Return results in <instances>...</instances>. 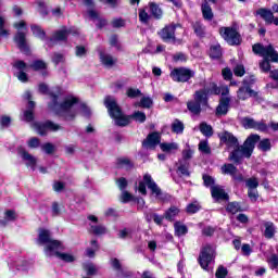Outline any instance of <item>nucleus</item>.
Masks as SVG:
<instances>
[{
	"instance_id": "obj_1",
	"label": "nucleus",
	"mask_w": 278,
	"mask_h": 278,
	"mask_svg": "<svg viewBox=\"0 0 278 278\" xmlns=\"http://www.w3.org/2000/svg\"><path fill=\"white\" fill-rule=\"evenodd\" d=\"M219 140L226 144L227 149H235L230 152L228 160L235 164H240L243 157H251L255 149V144L260 142V135H250L247 140L240 146L238 138L229 131L219 134Z\"/></svg>"
},
{
	"instance_id": "obj_2",
	"label": "nucleus",
	"mask_w": 278,
	"mask_h": 278,
	"mask_svg": "<svg viewBox=\"0 0 278 278\" xmlns=\"http://www.w3.org/2000/svg\"><path fill=\"white\" fill-rule=\"evenodd\" d=\"M39 92H41V94H49L51 99L49 110L55 114H60V116H63L65 121H73V118L77 116V112L73 110V105L78 101L77 98L68 96L62 101V89L56 87L54 90L49 91V86L45 83L39 84Z\"/></svg>"
},
{
	"instance_id": "obj_3",
	"label": "nucleus",
	"mask_w": 278,
	"mask_h": 278,
	"mask_svg": "<svg viewBox=\"0 0 278 278\" xmlns=\"http://www.w3.org/2000/svg\"><path fill=\"white\" fill-rule=\"evenodd\" d=\"M220 89L216 84L211 83L210 87H204L203 89L197 90L193 93V100H189L187 102V110L193 116H200L201 112L205 110V108H210V94H219Z\"/></svg>"
},
{
	"instance_id": "obj_4",
	"label": "nucleus",
	"mask_w": 278,
	"mask_h": 278,
	"mask_svg": "<svg viewBox=\"0 0 278 278\" xmlns=\"http://www.w3.org/2000/svg\"><path fill=\"white\" fill-rule=\"evenodd\" d=\"M104 105L108 109L111 118H114L115 125L118 127H127V125H129V118L140 121V111L135 112V114L130 115L129 117L125 116L114 97L106 96L104 98Z\"/></svg>"
},
{
	"instance_id": "obj_5",
	"label": "nucleus",
	"mask_w": 278,
	"mask_h": 278,
	"mask_svg": "<svg viewBox=\"0 0 278 278\" xmlns=\"http://www.w3.org/2000/svg\"><path fill=\"white\" fill-rule=\"evenodd\" d=\"M252 51L256 55H261V58H264V60L261 61L258 64L263 73H270V62L278 63V52L277 50H275L273 45L264 46L262 43H255L252 47Z\"/></svg>"
},
{
	"instance_id": "obj_6",
	"label": "nucleus",
	"mask_w": 278,
	"mask_h": 278,
	"mask_svg": "<svg viewBox=\"0 0 278 278\" xmlns=\"http://www.w3.org/2000/svg\"><path fill=\"white\" fill-rule=\"evenodd\" d=\"M39 244H46L45 254L47 257H53V251H64V245L59 240L51 238V231L45 228L39 229Z\"/></svg>"
},
{
	"instance_id": "obj_7",
	"label": "nucleus",
	"mask_w": 278,
	"mask_h": 278,
	"mask_svg": "<svg viewBox=\"0 0 278 278\" xmlns=\"http://www.w3.org/2000/svg\"><path fill=\"white\" fill-rule=\"evenodd\" d=\"M147 188L150 190L151 197H154L157 201H166V194L163 193L162 188L153 180L151 174L143 175V180L140 184V194L147 195Z\"/></svg>"
},
{
	"instance_id": "obj_8",
	"label": "nucleus",
	"mask_w": 278,
	"mask_h": 278,
	"mask_svg": "<svg viewBox=\"0 0 278 278\" xmlns=\"http://www.w3.org/2000/svg\"><path fill=\"white\" fill-rule=\"evenodd\" d=\"M214 260H216V248L212 244H204L198 257V262L203 270H212L214 266Z\"/></svg>"
},
{
	"instance_id": "obj_9",
	"label": "nucleus",
	"mask_w": 278,
	"mask_h": 278,
	"mask_svg": "<svg viewBox=\"0 0 278 278\" xmlns=\"http://www.w3.org/2000/svg\"><path fill=\"white\" fill-rule=\"evenodd\" d=\"M13 27L17 29V34L14 37V42H16L18 49L23 53H29V47H27V23L25 21H20L13 24Z\"/></svg>"
},
{
	"instance_id": "obj_10",
	"label": "nucleus",
	"mask_w": 278,
	"mask_h": 278,
	"mask_svg": "<svg viewBox=\"0 0 278 278\" xmlns=\"http://www.w3.org/2000/svg\"><path fill=\"white\" fill-rule=\"evenodd\" d=\"M194 75L195 72L188 67H176L169 73V77L173 81H177L178 84H186V81H190Z\"/></svg>"
},
{
	"instance_id": "obj_11",
	"label": "nucleus",
	"mask_w": 278,
	"mask_h": 278,
	"mask_svg": "<svg viewBox=\"0 0 278 278\" xmlns=\"http://www.w3.org/2000/svg\"><path fill=\"white\" fill-rule=\"evenodd\" d=\"M71 34L75 35V34H79V30H77L76 28H66L63 27L59 30H56L54 33V35L52 36V38L47 42L48 47H53V45H55V42H64L67 40L68 36H71Z\"/></svg>"
},
{
	"instance_id": "obj_12",
	"label": "nucleus",
	"mask_w": 278,
	"mask_h": 278,
	"mask_svg": "<svg viewBox=\"0 0 278 278\" xmlns=\"http://www.w3.org/2000/svg\"><path fill=\"white\" fill-rule=\"evenodd\" d=\"M219 34L228 45L231 46H238L240 42H242V38L240 37V34L238 30L231 27H222L219 29Z\"/></svg>"
},
{
	"instance_id": "obj_13",
	"label": "nucleus",
	"mask_w": 278,
	"mask_h": 278,
	"mask_svg": "<svg viewBox=\"0 0 278 278\" xmlns=\"http://www.w3.org/2000/svg\"><path fill=\"white\" fill-rule=\"evenodd\" d=\"M177 27H181V25L179 24L167 25L159 33V36H161L163 42H173L174 45H181V40H177L175 38V29Z\"/></svg>"
},
{
	"instance_id": "obj_14",
	"label": "nucleus",
	"mask_w": 278,
	"mask_h": 278,
	"mask_svg": "<svg viewBox=\"0 0 278 278\" xmlns=\"http://www.w3.org/2000/svg\"><path fill=\"white\" fill-rule=\"evenodd\" d=\"M33 129H35V131H37V134H39V136H47V130L49 129L50 131H60V129H62V126L48 121L46 123H40V122H36L31 124Z\"/></svg>"
},
{
	"instance_id": "obj_15",
	"label": "nucleus",
	"mask_w": 278,
	"mask_h": 278,
	"mask_svg": "<svg viewBox=\"0 0 278 278\" xmlns=\"http://www.w3.org/2000/svg\"><path fill=\"white\" fill-rule=\"evenodd\" d=\"M244 129H255L256 131H267L268 125L264 121L257 122L252 117H244L242 121Z\"/></svg>"
},
{
	"instance_id": "obj_16",
	"label": "nucleus",
	"mask_w": 278,
	"mask_h": 278,
	"mask_svg": "<svg viewBox=\"0 0 278 278\" xmlns=\"http://www.w3.org/2000/svg\"><path fill=\"white\" fill-rule=\"evenodd\" d=\"M223 175H230L235 181H244V176L238 172V167H236L231 163L224 164L220 168Z\"/></svg>"
},
{
	"instance_id": "obj_17",
	"label": "nucleus",
	"mask_w": 278,
	"mask_h": 278,
	"mask_svg": "<svg viewBox=\"0 0 278 278\" xmlns=\"http://www.w3.org/2000/svg\"><path fill=\"white\" fill-rule=\"evenodd\" d=\"M24 99L28 101V110L24 112L23 121L31 123V121H34V108H36V102L31 101V92L29 91L24 93Z\"/></svg>"
},
{
	"instance_id": "obj_18",
	"label": "nucleus",
	"mask_w": 278,
	"mask_h": 278,
	"mask_svg": "<svg viewBox=\"0 0 278 278\" xmlns=\"http://www.w3.org/2000/svg\"><path fill=\"white\" fill-rule=\"evenodd\" d=\"M18 153L22 160L25 162L26 166H30L31 170H36V165L38 164V159L27 152L25 149L20 148Z\"/></svg>"
},
{
	"instance_id": "obj_19",
	"label": "nucleus",
	"mask_w": 278,
	"mask_h": 278,
	"mask_svg": "<svg viewBox=\"0 0 278 278\" xmlns=\"http://www.w3.org/2000/svg\"><path fill=\"white\" fill-rule=\"evenodd\" d=\"M162 136H160V132H151L142 142V147L144 149H155L156 144H160Z\"/></svg>"
},
{
	"instance_id": "obj_20",
	"label": "nucleus",
	"mask_w": 278,
	"mask_h": 278,
	"mask_svg": "<svg viewBox=\"0 0 278 278\" xmlns=\"http://www.w3.org/2000/svg\"><path fill=\"white\" fill-rule=\"evenodd\" d=\"M237 97L241 101H247V99L251 97H257V91L251 89V87H248L247 85H243V87L239 88Z\"/></svg>"
},
{
	"instance_id": "obj_21",
	"label": "nucleus",
	"mask_w": 278,
	"mask_h": 278,
	"mask_svg": "<svg viewBox=\"0 0 278 278\" xmlns=\"http://www.w3.org/2000/svg\"><path fill=\"white\" fill-rule=\"evenodd\" d=\"M257 14L264 18V21L266 23H268V25H278V17H275V15L273 14V11L268 10V9H260L257 11Z\"/></svg>"
},
{
	"instance_id": "obj_22",
	"label": "nucleus",
	"mask_w": 278,
	"mask_h": 278,
	"mask_svg": "<svg viewBox=\"0 0 278 278\" xmlns=\"http://www.w3.org/2000/svg\"><path fill=\"white\" fill-rule=\"evenodd\" d=\"M211 194L215 201H227L229 199V194L220 186L211 187Z\"/></svg>"
},
{
	"instance_id": "obj_23",
	"label": "nucleus",
	"mask_w": 278,
	"mask_h": 278,
	"mask_svg": "<svg viewBox=\"0 0 278 278\" xmlns=\"http://www.w3.org/2000/svg\"><path fill=\"white\" fill-rule=\"evenodd\" d=\"M99 55H100V62H102L104 66L111 67L116 64V59L114 56L105 52H102L101 50H99Z\"/></svg>"
},
{
	"instance_id": "obj_24",
	"label": "nucleus",
	"mask_w": 278,
	"mask_h": 278,
	"mask_svg": "<svg viewBox=\"0 0 278 278\" xmlns=\"http://www.w3.org/2000/svg\"><path fill=\"white\" fill-rule=\"evenodd\" d=\"M202 16L204 21H213L214 18V12L212 11V7L207 3V1L204 0V3H202L201 7Z\"/></svg>"
},
{
	"instance_id": "obj_25",
	"label": "nucleus",
	"mask_w": 278,
	"mask_h": 278,
	"mask_svg": "<svg viewBox=\"0 0 278 278\" xmlns=\"http://www.w3.org/2000/svg\"><path fill=\"white\" fill-rule=\"evenodd\" d=\"M264 227H265V231H264L265 238H267L268 240H270L271 238H275V233L277 231L275 228V224L273 222H265Z\"/></svg>"
},
{
	"instance_id": "obj_26",
	"label": "nucleus",
	"mask_w": 278,
	"mask_h": 278,
	"mask_svg": "<svg viewBox=\"0 0 278 278\" xmlns=\"http://www.w3.org/2000/svg\"><path fill=\"white\" fill-rule=\"evenodd\" d=\"M117 168H125V170H131L134 168V162L127 157H119L116 162Z\"/></svg>"
},
{
	"instance_id": "obj_27",
	"label": "nucleus",
	"mask_w": 278,
	"mask_h": 278,
	"mask_svg": "<svg viewBox=\"0 0 278 278\" xmlns=\"http://www.w3.org/2000/svg\"><path fill=\"white\" fill-rule=\"evenodd\" d=\"M89 232L93 233V236H105V233H108V228L104 225L90 224Z\"/></svg>"
},
{
	"instance_id": "obj_28",
	"label": "nucleus",
	"mask_w": 278,
	"mask_h": 278,
	"mask_svg": "<svg viewBox=\"0 0 278 278\" xmlns=\"http://www.w3.org/2000/svg\"><path fill=\"white\" fill-rule=\"evenodd\" d=\"M229 110V99L222 100L216 109L217 116H225Z\"/></svg>"
},
{
	"instance_id": "obj_29",
	"label": "nucleus",
	"mask_w": 278,
	"mask_h": 278,
	"mask_svg": "<svg viewBox=\"0 0 278 278\" xmlns=\"http://www.w3.org/2000/svg\"><path fill=\"white\" fill-rule=\"evenodd\" d=\"M174 229H175V236L178 238H181V236H186L188 233V226L181 224L180 222H176L174 224Z\"/></svg>"
},
{
	"instance_id": "obj_30",
	"label": "nucleus",
	"mask_w": 278,
	"mask_h": 278,
	"mask_svg": "<svg viewBox=\"0 0 278 278\" xmlns=\"http://www.w3.org/2000/svg\"><path fill=\"white\" fill-rule=\"evenodd\" d=\"M13 220H16V212H14L13 210H9L4 213V219L0 220V225H2V227H5V225L12 223Z\"/></svg>"
},
{
	"instance_id": "obj_31",
	"label": "nucleus",
	"mask_w": 278,
	"mask_h": 278,
	"mask_svg": "<svg viewBox=\"0 0 278 278\" xmlns=\"http://www.w3.org/2000/svg\"><path fill=\"white\" fill-rule=\"evenodd\" d=\"M160 149L164 153H173V151H177V149H179V146L176 142H172V143L163 142V143H160Z\"/></svg>"
},
{
	"instance_id": "obj_32",
	"label": "nucleus",
	"mask_w": 278,
	"mask_h": 278,
	"mask_svg": "<svg viewBox=\"0 0 278 278\" xmlns=\"http://www.w3.org/2000/svg\"><path fill=\"white\" fill-rule=\"evenodd\" d=\"M53 257H59V260H62V262H75V257L71 253H60L58 250L53 251Z\"/></svg>"
},
{
	"instance_id": "obj_33",
	"label": "nucleus",
	"mask_w": 278,
	"mask_h": 278,
	"mask_svg": "<svg viewBox=\"0 0 278 278\" xmlns=\"http://www.w3.org/2000/svg\"><path fill=\"white\" fill-rule=\"evenodd\" d=\"M200 131L205 136V138H212V136H214V129L205 122L200 124Z\"/></svg>"
},
{
	"instance_id": "obj_34",
	"label": "nucleus",
	"mask_w": 278,
	"mask_h": 278,
	"mask_svg": "<svg viewBox=\"0 0 278 278\" xmlns=\"http://www.w3.org/2000/svg\"><path fill=\"white\" fill-rule=\"evenodd\" d=\"M178 167H177V175L179 177H190V170L188 169V163H182L181 161H179L178 163Z\"/></svg>"
},
{
	"instance_id": "obj_35",
	"label": "nucleus",
	"mask_w": 278,
	"mask_h": 278,
	"mask_svg": "<svg viewBox=\"0 0 278 278\" xmlns=\"http://www.w3.org/2000/svg\"><path fill=\"white\" fill-rule=\"evenodd\" d=\"M179 215V210L177 206H172L165 212V218L166 220H175V218Z\"/></svg>"
},
{
	"instance_id": "obj_36",
	"label": "nucleus",
	"mask_w": 278,
	"mask_h": 278,
	"mask_svg": "<svg viewBox=\"0 0 278 278\" xmlns=\"http://www.w3.org/2000/svg\"><path fill=\"white\" fill-rule=\"evenodd\" d=\"M140 108H144L146 110H151V108H153V99H151V97L141 94Z\"/></svg>"
},
{
	"instance_id": "obj_37",
	"label": "nucleus",
	"mask_w": 278,
	"mask_h": 278,
	"mask_svg": "<svg viewBox=\"0 0 278 278\" xmlns=\"http://www.w3.org/2000/svg\"><path fill=\"white\" fill-rule=\"evenodd\" d=\"M184 129H185V126L182 124L181 121L179 119H174V122L172 123V131L174 134H184Z\"/></svg>"
},
{
	"instance_id": "obj_38",
	"label": "nucleus",
	"mask_w": 278,
	"mask_h": 278,
	"mask_svg": "<svg viewBox=\"0 0 278 278\" xmlns=\"http://www.w3.org/2000/svg\"><path fill=\"white\" fill-rule=\"evenodd\" d=\"M30 29L37 38H40V40H45L47 34L42 30V28L36 24L30 26Z\"/></svg>"
},
{
	"instance_id": "obj_39",
	"label": "nucleus",
	"mask_w": 278,
	"mask_h": 278,
	"mask_svg": "<svg viewBox=\"0 0 278 278\" xmlns=\"http://www.w3.org/2000/svg\"><path fill=\"white\" fill-rule=\"evenodd\" d=\"M193 31L200 38H203L205 36V26L201 22H195L193 24Z\"/></svg>"
},
{
	"instance_id": "obj_40",
	"label": "nucleus",
	"mask_w": 278,
	"mask_h": 278,
	"mask_svg": "<svg viewBox=\"0 0 278 278\" xmlns=\"http://www.w3.org/2000/svg\"><path fill=\"white\" fill-rule=\"evenodd\" d=\"M5 17L0 15V38H8L10 36V30L5 28Z\"/></svg>"
},
{
	"instance_id": "obj_41",
	"label": "nucleus",
	"mask_w": 278,
	"mask_h": 278,
	"mask_svg": "<svg viewBox=\"0 0 278 278\" xmlns=\"http://www.w3.org/2000/svg\"><path fill=\"white\" fill-rule=\"evenodd\" d=\"M119 201L122 203H129L131 201H138V199H136L131 193H129V191L124 190V191H122Z\"/></svg>"
},
{
	"instance_id": "obj_42",
	"label": "nucleus",
	"mask_w": 278,
	"mask_h": 278,
	"mask_svg": "<svg viewBox=\"0 0 278 278\" xmlns=\"http://www.w3.org/2000/svg\"><path fill=\"white\" fill-rule=\"evenodd\" d=\"M220 55H223V50L220 49V46L219 45L212 46L210 56L213 60H218V58H220Z\"/></svg>"
},
{
	"instance_id": "obj_43",
	"label": "nucleus",
	"mask_w": 278,
	"mask_h": 278,
	"mask_svg": "<svg viewBox=\"0 0 278 278\" xmlns=\"http://www.w3.org/2000/svg\"><path fill=\"white\" fill-rule=\"evenodd\" d=\"M245 186L248 190H257V187L260 186V180L257 178L252 177L245 180Z\"/></svg>"
},
{
	"instance_id": "obj_44",
	"label": "nucleus",
	"mask_w": 278,
	"mask_h": 278,
	"mask_svg": "<svg viewBox=\"0 0 278 278\" xmlns=\"http://www.w3.org/2000/svg\"><path fill=\"white\" fill-rule=\"evenodd\" d=\"M84 270H86V273L89 277H92V275H97V273L99 271L97 266H94V264H92V263L85 264Z\"/></svg>"
},
{
	"instance_id": "obj_45",
	"label": "nucleus",
	"mask_w": 278,
	"mask_h": 278,
	"mask_svg": "<svg viewBox=\"0 0 278 278\" xmlns=\"http://www.w3.org/2000/svg\"><path fill=\"white\" fill-rule=\"evenodd\" d=\"M150 12L155 18H162V9L155 3H150Z\"/></svg>"
},
{
	"instance_id": "obj_46",
	"label": "nucleus",
	"mask_w": 278,
	"mask_h": 278,
	"mask_svg": "<svg viewBox=\"0 0 278 278\" xmlns=\"http://www.w3.org/2000/svg\"><path fill=\"white\" fill-rule=\"evenodd\" d=\"M226 211L230 214H238L240 212V204L238 202L228 203Z\"/></svg>"
},
{
	"instance_id": "obj_47",
	"label": "nucleus",
	"mask_w": 278,
	"mask_h": 278,
	"mask_svg": "<svg viewBox=\"0 0 278 278\" xmlns=\"http://www.w3.org/2000/svg\"><path fill=\"white\" fill-rule=\"evenodd\" d=\"M30 68H33L34 71H45V68H47V63H45V61L37 60L33 62Z\"/></svg>"
},
{
	"instance_id": "obj_48",
	"label": "nucleus",
	"mask_w": 278,
	"mask_h": 278,
	"mask_svg": "<svg viewBox=\"0 0 278 278\" xmlns=\"http://www.w3.org/2000/svg\"><path fill=\"white\" fill-rule=\"evenodd\" d=\"M199 151H201V153H205V155H210V153H212V149L210 148V144H207V141H200Z\"/></svg>"
},
{
	"instance_id": "obj_49",
	"label": "nucleus",
	"mask_w": 278,
	"mask_h": 278,
	"mask_svg": "<svg viewBox=\"0 0 278 278\" xmlns=\"http://www.w3.org/2000/svg\"><path fill=\"white\" fill-rule=\"evenodd\" d=\"M41 150L43 151V153H47V155H52V153L55 152V146L48 142L41 146Z\"/></svg>"
},
{
	"instance_id": "obj_50",
	"label": "nucleus",
	"mask_w": 278,
	"mask_h": 278,
	"mask_svg": "<svg viewBox=\"0 0 278 278\" xmlns=\"http://www.w3.org/2000/svg\"><path fill=\"white\" fill-rule=\"evenodd\" d=\"M232 71L236 77H244V74L247 73L244 70V65L242 64H237Z\"/></svg>"
},
{
	"instance_id": "obj_51",
	"label": "nucleus",
	"mask_w": 278,
	"mask_h": 278,
	"mask_svg": "<svg viewBox=\"0 0 278 278\" xmlns=\"http://www.w3.org/2000/svg\"><path fill=\"white\" fill-rule=\"evenodd\" d=\"M199 210H201V205L198 202L190 203L187 206L188 214H197V212H199Z\"/></svg>"
},
{
	"instance_id": "obj_52",
	"label": "nucleus",
	"mask_w": 278,
	"mask_h": 278,
	"mask_svg": "<svg viewBox=\"0 0 278 278\" xmlns=\"http://www.w3.org/2000/svg\"><path fill=\"white\" fill-rule=\"evenodd\" d=\"M248 197L252 203H255L257 199H260V193L257 192V189H249Z\"/></svg>"
},
{
	"instance_id": "obj_53",
	"label": "nucleus",
	"mask_w": 278,
	"mask_h": 278,
	"mask_svg": "<svg viewBox=\"0 0 278 278\" xmlns=\"http://www.w3.org/2000/svg\"><path fill=\"white\" fill-rule=\"evenodd\" d=\"M267 262L271 269L278 268V255L271 254L269 258H267Z\"/></svg>"
},
{
	"instance_id": "obj_54",
	"label": "nucleus",
	"mask_w": 278,
	"mask_h": 278,
	"mask_svg": "<svg viewBox=\"0 0 278 278\" xmlns=\"http://www.w3.org/2000/svg\"><path fill=\"white\" fill-rule=\"evenodd\" d=\"M111 266L114 270H117V273H123V265H121L118 258H111Z\"/></svg>"
},
{
	"instance_id": "obj_55",
	"label": "nucleus",
	"mask_w": 278,
	"mask_h": 278,
	"mask_svg": "<svg viewBox=\"0 0 278 278\" xmlns=\"http://www.w3.org/2000/svg\"><path fill=\"white\" fill-rule=\"evenodd\" d=\"M29 149H38L40 147V139L33 137L27 141Z\"/></svg>"
},
{
	"instance_id": "obj_56",
	"label": "nucleus",
	"mask_w": 278,
	"mask_h": 278,
	"mask_svg": "<svg viewBox=\"0 0 278 278\" xmlns=\"http://www.w3.org/2000/svg\"><path fill=\"white\" fill-rule=\"evenodd\" d=\"M258 149H261V151H270V140L264 139L260 141Z\"/></svg>"
},
{
	"instance_id": "obj_57",
	"label": "nucleus",
	"mask_w": 278,
	"mask_h": 278,
	"mask_svg": "<svg viewBox=\"0 0 278 278\" xmlns=\"http://www.w3.org/2000/svg\"><path fill=\"white\" fill-rule=\"evenodd\" d=\"M241 253H242V255H245L247 257H249V255H251V253H253V249H251V245L249 243H244L241 247Z\"/></svg>"
},
{
	"instance_id": "obj_58",
	"label": "nucleus",
	"mask_w": 278,
	"mask_h": 278,
	"mask_svg": "<svg viewBox=\"0 0 278 278\" xmlns=\"http://www.w3.org/2000/svg\"><path fill=\"white\" fill-rule=\"evenodd\" d=\"M116 184L122 192L125 191V188H127V179L125 177L117 179Z\"/></svg>"
},
{
	"instance_id": "obj_59",
	"label": "nucleus",
	"mask_w": 278,
	"mask_h": 278,
	"mask_svg": "<svg viewBox=\"0 0 278 278\" xmlns=\"http://www.w3.org/2000/svg\"><path fill=\"white\" fill-rule=\"evenodd\" d=\"M10 123H12V118H10V116H8V115H3L0 118L1 127H10Z\"/></svg>"
},
{
	"instance_id": "obj_60",
	"label": "nucleus",
	"mask_w": 278,
	"mask_h": 278,
	"mask_svg": "<svg viewBox=\"0 0 278 278\" xmlns=\"http://www.w3.org/2000/svg\"><path fill=\"white\" fill-rule=\"evenodd\" d=\"M203 181H204V186H206V188H210V186L212 188L214 186V178L212 176L204 175Z\"/></svg>"
},
{
	"instance_id": "obj_61",
	"label": "nucleus",
	"mask_w": 278,
	"mask_h": 278,
	"mask_svg": "<svg viewBox=\"0 0 278 278\" xmlns=\"http://www.w3.org/2000/svg\"><path fill=\"white\" fill-rule=\"evenodd\" d=\"M216 278H225L227 277V268L219 266L218 269L216 270Z\"/></svg>"
},
{
	"instance_id": "obj_62",
	"label": "nucleus",
	"mask_w": 278,
	"mask_h": 278,
	"mask_svg": "<svg viewBox=\"0 0 278 278\" xmlns=\"http://www.w3.org/2000/svg\"><path fill=\"white\" fill-rule=\"evenodd\" d=\"M253 84H255V76L253 75H250L243 79V86H248V88H250V86H253Z\"/></svg>"
},
{
	"instance_id": "obj_63",
	"label": "nucleus",
	"mask_w": 278,
	"mask_h": 278,
	"mask_svg": "<svg viewBox=\"0 0 278 278\" xmlns=\"http://www.w3.org/2000/svg\"><path fill=\"white\" fill-rule=\"evenodd\" d=\"M52 62L54 64H60V63L64 62V55L61 53H54L52 56Z\"/></svg>"
},
{
	"instance_id": "obj_64",
	"label": "nucleus",
	"mask_w": 278,
	"mask_h": 278,
	"mask_svg": "<svg viewBox=\"0 0 278 278\" xmlns=\"http://www.w3.org/2000/svg\"><path fill=\"white\" fill-rule=\"evenodd\" d=\"M193 153L194 152L192 150H190V148H188V149L182 151V159L184 160H191Z\"/></svg>"
}]
</instances>
